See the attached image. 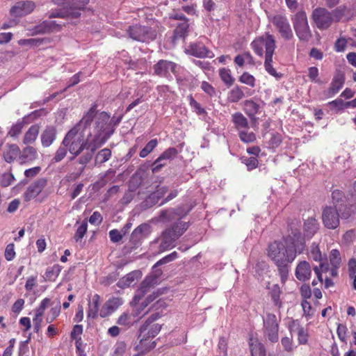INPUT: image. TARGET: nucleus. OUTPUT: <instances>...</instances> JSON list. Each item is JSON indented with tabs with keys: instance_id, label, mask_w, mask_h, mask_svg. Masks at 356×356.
Instances as JSON below:
<instances>
[{
	"instance_id": "f257e3e1",
	"label": "nucleus",
	"mask_w": 356,
	"mask_h": 356,
	"mask_svg": "<svg viewBox=\"0 0 356 356\" xmlns=\"http://www.w3.org/2000/svg\"><path fill=\"white\" fill-rule=\"evenodd\" d=\"M305 248V238L299 231L292 232L291 235L284 239V244L274 241L268 245V256L277 266L282 282L288 278L290 264L297 254L303 252Z\"/></svg>"
},
{
	"instance_id": "f03ea898",
	"label": "nucleus",
	"mask_w": 356,
	"mask_h": 356,
	"mask_svg": "<svg viewBox=\"0 0 356 356\" xmlns=\"http://www.w3.org/2000/svg\"><path fill=\"white\" fill-rule=\"evenodd\" d=\"M63 145L67 147L69 152L72 155L70 160H73L84 149L88 150L77 160V163L81 165L78 170L79 176L83 173L86 164L91 161L95 151L98 147L95 143L90 142L88 138H85L83 131L78 130L77 127H72L66 134L63 140Z\"/></svg>"
},
{
	"instance_id": "7ed1b4c3",
	"label": "nucleus",
	"mask_w": 356,
	"mask_h": 356,
	"mask_svg": "<svg viewBox=\"0 0 356 356\" xmlns=\"http://www.w3.org/2000/svg\"><path fill=\"white\" fill-rule=\"evenodd\" d=\"M58 2V0H55ZM89 0H65L63 11H55L50 14L49 19L45 20L42 23L44 32H50L60 29L62 26L65 24L60 20H54L52 18L72 19H77L81 15V11L83 10Z\"/></svg>"
},
{
	"instance_id": "20e7f679",
	"label": "nucleus",
	"mask_w": 356,
	"mask_h": 356,
	"mask_svg": "<svg viewBox=\"0 0 356 356\" xmlns=\"http://www.w3.org/2000/svg\"><path fill=\"white\" fill-rule=\"evenodd\" d=\"M251 47L254 53L259 56H263L265 49L264 68L266 71L277 79L282 76L281 73L277 72L273 67V56L275 49V40L274 36L270 33L255 38L251 43Z\"/></svg>"
},
{
	"instance_id": "39448f33",
	"label": "nucleus",
	"mask_w": 356,
	"mask_h": 356,
	"mask_svg": "<svg viewBox=\"0 0 356 356\" xmlns=\"http://www.w3.org/2000/svg\"><path fill=\"white\" fill-rule=\"evenodd\" d=\"M293 26L300 40L308 42L312 38V31L308 24L305 11L297 12L291 18Z\"/></svg>"
},
{
	"instance_id": "423d86ee",
	"label": "nucleus",
	"mask_w": 356,
	"mask_h": 356,
	"mask_svg": "<svg viewBox=\"0 0 356 356\" xmlns=\"http://www.w3.org/2000/svg\"><path fill=\"white\" fill-rule=\"evenodd\" d=\"M263 331L264 337L271 343H276L279 339L280 320L272 313L267 312L263 318Z\"/></svg>"
},
{
	"instance_id": "0eeeda50",
	"label": "nucleus",
	"mask_w": 356,
	"mask_h": 356,
	"mask_svg": "<svg viewBox=\"0 0 356 356\" xmlns=\"http://www.w3.org/2000/svg\"><path fill=\"white\" fill-rule=\"evenodd\" d=\"M120 122V119L116 121L113 118L111 119L110 115L106 112H102L96 117L95 129L97 134L100 136L104 134L106 139L109 138L114 132V127Z\"/></svg>"
},
{
	"instance_id": "6e6552de",
	"label": "nucleus",
	"mask_w": 356,
	"mask_h": 356,
	"mask_svg": "<svg viewBox=\"0 0 356 356\" xmlns=\"http://www.w3.org/2000/svg\"><path fill=\"white\" fill-rule=\"evenodd\" d=\"M129 36L134 40L142 42H149L154 40L156 37V32L152 28L135 25L129 26L127 30Z\"/></svg>"
},
{
	"instance_id": "1a4fd4ad",
	"label": "nucleus",
	"mask_w": 356,
	"mask_h": 356,
	"mask_svg": "<svg viewBox=\"0 0 356 356\" xmlns=\"http://www.w3.org/2000/svg\"><path fill=\"white\" fill-rule=\"evenodd\" d=\"M161 270H156L154 274L149 275L141 282L139 289L136 292L134 300L139 302L145 295L154 287L158 282L159 278L161 275Z\"/></svg>"
},
{
	"instance_id": "9d476101",
	"label": "nucleus",
	"mask_w": 356,
	"mask_h": 356,
	"mask_svg": "<svg viewBox=\"0 0 356 356\" xmlns=\"http://www.w3.org/2000/svg\"><path fill=\"white\" fill-rule=\"evenodd\" d=\"M181 236V231L171 234L170 230H164L154 243H159V252L161 253L175 247L176 241Z\"/></svg>"
},
{
	"instance_id": "9b49d317",
	"label": "nucleus",
	"mask_w": 356,
	"mask_h": 356,
	"mask_svg": "<svg viewBox=\"0 0 356 356\" xmlns=\"http://www.w3.org/2000/svg\"><path fill=\"white\" fill-rule=\"evenodd\" d=\"M340 208L334 207H325L322 212V220L324 226L330 229H336L339 225V214L338 211Z\"/></svg>"
},
{
	"instance_id": "f8f14e48",
	"label": "nucleus",
	"mask_w": 356,
	"mask_h": 356,
	"mask_svg": "<svg viewBox=\"0 0 356 356\" xmlns=\"http://www.w3.org/2000/svg\"><path fill=\"white\" fill-rule=\"evenodd\" d=\"M152 232V227L148 223H142L132 232L129 243L131 249L137 248L142 243L143 239L147 237Z\"/></svg>"
},
{
	"instance_id": "ddd939ff",
	"label": "nucleus",
	"mask_w": 356,
	"mask_h": 356,
	"mask_svg": "<svg viewBox=\"0 0 356 356\" xmlns=\"http://www.w3.org/2000/svg\"><path fill=\"white\" fill-rule=\"evenodd\" d=\"M312 19L319 29H327L333 22L332 13L323 8H316L313 11Z\"/></svg>"
},
{
	"instance_id": "4468645a",
	"label": "nucleus",
	"mask_w": 356,
	"mask_h": 356,
	"mask_svg": "<svg viewBox=\"0 0 356 356\" xmlns=\"http://www.w3.org/2000/svg\"><path fill=\"white\" fill-rule=\"evenodd\" d=\"M272 23L284 40H289L293 38V35L290 24L285 16L281 15L274 16Z\"/></svg>"
},
{
	"instance_id": "2eb2a0df",
	"label": "nucleus",
	"mask_w": 356,
	"mask_h": 356,
	"mask_svg": "<svg viewBox=\"0 0 356 356\" xmlns=\"http://www.w3.org/2000/svg\"><path fill=\"white\" fill-rule=\"evenodd\" d=\"M47 180L45 178H39L31 184L23 194L24 201L29 202L35 198L45 188Z\"/></svg>"
},
{
	"instance_id": "dca6fc26",
	"label": "nucleus",
	"mask_w": 356,
	"mask_h": 356,
	"mask_svg": "<svg viewBox=\"0 0 356 356\" xmlns=\"http://www.w3.org/2000/svg\"><path fill=\"white\" fill-rule=\"evenodd\" d=\"M177 154L178 151L175 147H169L165 149L152 163V172H159L163 166L167 165L168 161L175 158Z\"/></svg>"
},
{
	"instance_id": "f3484780",
	"label": "nucleus",
	"mask_w": 356,
	"mask_h": 356,
	"mask_svg": "<svg viewBox=\"0 0 356 356\" xmlns=\"http://www.w3.org/2000/svg\"><path fill=\"white\" fill-rule=\"evenodd\" d=\"M124 302L122 298L112 297L109 298L99 310V316L106 318L111 315Z\"/></svg>"
},
{
	"instance_id": "a211bd4d",
	"label": "nucleus",
	"mask_w": 356,
	"mask_h": 356,
	"mask_svg": "<svg viewBox=\"0 0 356 356\" xmlns=\"http://www.w3.org/2000/svg\"><path fill=\"white\" fill-rule=\"evenodd\" d=\"M186 52L191 56L197 57V58H205L209 57L211 58L213 55L212 52H211L203 43L201 42H194L190 44L188 47L186 49Z\"/></svg>"
},
{
	"instance_id": "6ab92c4d",
	"label": "nucleus",
	"mask_w": 356,
	"mask_h": 356,
	"mask_svg": "<svg viewBox=\"0 0 356 356\" xmlns=\"http://www.w3.org/2000/svg\"><path fill=\"white\" fill-rule=\"evenodd\" d=\"M176 67L177 65L172 61L160 60L154 65V70L156 74L167 77L171 72L175 73Z\"/></svg>"
},
{
	"instance_id": "aec40b11",
	"label": "nucleus",
	"mask_w": 356,
	"mask_h": 356,
	"mask_svg": "<svg viewBox=\"0 0 356 356\" xmlns=\"http://www.w3.org/2000/svg\"><path fill=\"white\" fill-rule=\"evenodd\" d=\"M38 158L37 149L32 146H26L20 149L19 163L21 165H31Z\"/></svg>"
},
{
	"instance_id": "412c9836",
	"label": "nucleus",
	"mask_w": 356,
	"mask_h": 356,
	"mask_svg": "<svg viewBox=\"0 0 356 356\" xmlns=\"http://www.w3.org/2000/svg\"><path fill=\"white\" fill-rule=\"evenodd\" d=\"M35 8V3L31 1L17 2L10 10V13L16 16H23L31 13Z\"/></svg>"
},
{
	"instance_id": "4be33fe9",
	"label": "nucleus",
	"mask_w": 356,
	"mask_h": 356,
	"mask_svg": "<svg viewBox=\"0 0 356 356\" xmlns=\"http://www.w3.org/2000/svg\"><path fill=\"white\" fill-rule=\"evenodd\" d=\"M295 275L300 281L305 282L308 280L312 275L309 264L306 261H300L296 266Z\"/></svg>"
},
{
	"instance_id": "5701e85b",
	"label": "nucleus",
	"mask_w": 356,
	"mask_h": 356,
	"mask_svg": "<svg viewBox=\"0 0 356 356\" xmlns=\"http://www.w3.org/2000/svg\"><path fill=\"white\" fill-rule=\"evenodd\" d=\"M243 108L247 115L252 120H256V115L261 109L260 104L253 99H247L243 102Z\"/></svg>"
},
{
	"instance_id": "b1692460",
	"label": "nucleus",
	"mask_w": 356,
	"mask_h": 356,
	"mask_svg": "<svg viewBox=\"0 0 356 356\" xmlns=\"http://www.w3.org/2000/svg\"><path fill=\"white\" fill-rule=\"evenodd\" d=\"M97 115V106L93 105L87 112V113L81 118L79 123H77L74 127H77L78 130H84L90 125L92 121Z\"/></svg>"
},
{
	"instance_id": "393cba45",
	"label": "nucleus",
	"mask_w": 356,
	"mask_h": 356,
	"mask_svg": "<svg viewBox=\"0 0 356 356\" xmlns=\"http://www.w3.org/2000/svg\"><path fill=\"white\" fill-rule=\"evenodd\" d=\"M88 306L87 318H96L99 315L100 296L98 294H95L88 301Z\"/></svg>"
},
{
	"instance_id": "a878e982",
	"label": "nucleus",
	"mask_w": 356,
	"mask_h": 356,
	"mask_svg": "<svg viewBox=\"0 0 356 356\" xmlns=\"http://www.w3.org/2000/svg\"><path fill=\"white\" fill-rule=\"evenodd\" d=\"M20 149L16 144L7 145L3 150V157L7 163L13 162L17 158L19 160Z\"/></svg>"
},
{
	"instance_id": "bb28decb",
	"label": "nucleus",
	"mask_w": 356,
	"mask_h": 356,
	"mask_svg": "<svg viewBox=\"0 0 356 356\" xmlns=\"http://www.w3.org/2000/svg\"><path fill=\"white\" fill-rule=\"evenodd\" d=\"M319 228V224L314 217H309L304 223V232L306 237L311 238Z\"/></svg>"
},
{
	"instance_id": "cd10ccee",
	"label": "nucleus",
	"mask_w": 356,
	"mask_h": 356,
	"mask_svg": "<svg viewBox=\"0 0 356 356\" xmlns=\"http://www.w3.org/2000/svg\"><path fill=\"white\" fill-rule=\"evenodd\" d=\"M168 191V188L166 186H161L158 188L156 191L151 193L147 198L143 202L145 207H152L156 204L159 200L163 197V195L166 193Z\"/></svg>"
},
{
	"instance_id": "c85d7f7f",
	"label": "nucleus",
	"mask_w": 356,
	"mask_h": 356,
	"mask_svg": "<svg viewBox=\"0 0 356 356\" xmlns=\"http://www.w3.org/2000/svg\"><path fill=\"white\" fill-rule=\"evenodd\" d=\"M56 138V130L54 127H47L41 135V142L44 147H49Z\"/></svg>"
},
{
	"instance_id": "c756f323",
	"label": "nucleus",
	"mask_w": 356,
	"mask_h": 356,
	"mask_svg": "<svg viewBox=\"0 0 356 356\" xmlns=\"http://www.w3.org/2000/svg\"><path fill=\"white\" fill-rule=\"evenodd\" d=\"M140 272L138 270L132 271L125 276L122 277L117 283L120 288H126L134 284L135 280L140 276Z\"/></svg>"
},
{
	"instance_id": "7c9ffc66",
	"label": "nucleus",
	"mask_w": 356,
	"mask_h": 356,
	"mask_svg": "<svg viewBox=\"0 0 356 356\" xmlns=\"http://www.w3.org/2000/svg\"><path fill=\"white\" fill-rule=\"evenodd\" d=\"M232 122L238 131L249 127L248 119L240 112L232 115Z\"/></svg>"
},
{
	"instance_id": "2f4dec72",
	"label": "nucleus",
	"mask_w": 356,
	"mask_h": 356,
	"mask_svg": "<svg viewBox=\"0 0 356 356\" xmlns=\"http://www.w3.org/2000/svg\"><path fill=\"white\" fill-rule=\"evenodd\" d=\"M344 83V77L342 74L336 75L327 90V96L332 97L337 94L343 87Z\"/></svg>"
},
{
	"instance_id": "473e14b6",
	"label": "nucleus",
	"mask_w": 356,
	"mask_h": 356,
	"mask_svg": "<svg viewBox=\"0 0 356 356\" xmlns=\"http://www.w3.org/2000/svg\"><path fill=\"white\" fill-rule=\"evenodd\" d=\"M245 97L243 88L236 86L231 89L227 95V99L231 103H236Z\"/></svg>"
},
{
	"instance_id": "72a5a7b5",
	"label": "nucleus",
	"mask_w": 356,
	"mask_h": 356,
	"mask_svg": "<svg viewBox=\"0 0 356 356\" xmlns=\"http://www.w3.org/2000/svg\"><path fill=\"white\" fill-rule=\"evenodd\" d=\"M39 134V127L36 124L32 125L25 133L23 143L25 145L34 143Z\"/></svg>"
},
{
	"instance_id": "f704fd0d",
	"label": "nucleus",
	"mask_w": 356,
	"mask_h": 356,
	"mask_svg": "<svg viewBox=\"0 0 356 356\" xmlns=\"http://www.w3.org/2000/svg\"><path fill=\"white\" fill-rule=\"evenodd\" d=\"M240 140L244 143H252L256 141L257 137L255 134L250 130V127L238 131Z\"/></svg>"
},
{
	"instance_id": "c9c22d12",
	"label": "nucleus",
	"mask_w": 356,
	"mask_h": 356,
	"mask_svg": "<svg viewBox=\"0 0 356 356\" xmlns=\"http://www.w3.org/2000/svg\"><path fill=\"white\" fill-rule=\"evenodd\" d=\"M111 150L108 148H104L99 151L95 157V165H99L108 161L111 157Z\"/></svg>"
},
{
	"instance_id": "e433bc0d",
	"label": "nucleus",
	"mask_w": 356,
	"mask_h": 356,
	"mask_svg": "<svg viewBox=\"0 0 356 356\" xmlns=\"http://www.w3.org/2000/svg\"><path fill=\"white\" fill-rule=\"evenodd\" d=\"M61 271V267L58 264H55L51 267L47 268L44 273L45 280L54 282Z\"/></svg>"
},
{
	"instance_id": "4c0bfd02",
	"label": "nucleus",
	"mask_w": 356,
	"mask_h": 356,
	"mask_svg": "<svg viewBox=\"0 0 356 356\" xmlns=\"http://www.w3.org/2000/svg\"><path fill=\"white\" fill-rule=\"evenodd\" d=\"M178 214L175 211V209H170L168 210L162 211L159 216L158 221L163 222H170L177 219Z\"/></svg>"
},
{
	"instance_id": "58836bf2",
	"label": "nucleus",
	"mask_w": 356,
	"mask_h": 356,
	"mask_svg": "<svg viewBox=\"0 0 356 356\" xmlns=\"http://www.w3.org/2000/svg\"><path fill=\"white\" fill-rule=\"evenodd\" d=\"M188 228V223L186 222L182 221L180 218H177V221L173 223L170 227L165 229V230H170L171 234L174 233H177V232L181 231V235L187 230Z\"/></svg>"
},
{
	"instance_id": "ea45409f",
	"label": "nucleus",
	"mask_w": 356,
	"mask_h": 356,
	"mask_svg": "<svg viewBox=\"0 0 356 356\" xmlns=\"http://www.w3.org/2000/svg\"><path fill=\"white\" fill-rule=\"evenodd\" d=\"M188 19L179 24L174 31L175 38L176 39L185 38L188 35Z\"/></svg>"
},
{
	"instance_id": "a19ab883",
	"label": "nucleus",
	"mask_w": 356,
	"mask_h": 356,
	"mask_svg": "<svg viewBox=\"0 0 356 356\" xmlns=\"http://www.w3.org/2000/svg\"><path fill=\"white\" fill-rule=\"evenodd\" d=\"M252 356H266L264 346L256 341L250 344Z\"/></svg>"
},
{
	"instance_id": "79ce46f5",
	"label": "nucleus",
	"mask_w": 356,
	"mask_h": 356,
	"mask_svg": "<svg viewBox=\"0 0 356 356\" xmlns=\"http://www.w3.org/2000/svg\"><path fill=\"white\" fill-rule=\"evenodd\" d=\"M157 139H152L147 143L144 148L141 149L139 153V156L141 158L146 157L149 153H151L154 149L157 146Z\"/></svg>"
},
{
	"instance_id": "37998d69",
	"label": "nucleus",
	"mask_w": 356,
	"mask_h": 356,
	"mask_svg": "<svg viewBox=\"0 0 356 356\" xmlns=\"http://www.w3.org/2000/svg\"><path fill=\"white\" fill-rule=\"evenodd\" d=\"M219 75L221 80L227 86H230L234 83V79L231 75L229 69L222 68L219 70Z\"/></svg>"
},
{
	"instance_id": "c03bdc74",
	"label": "nucleus",
	"mask_w": 356,
	"mask_h": 356,
	"mask_svg": "<svg viewBox=\"0 0 356 356\" xmlns=\"http://www.w3.org/2000/svg\"><path fill=\"white\" fill-rule=\"evenodd\" d=\"M309 257L316 261H321L322 260V254L317 243H313L310 246Z\"/></svg>"
},
{
	"instance_id": "a18cd8bd",
	"label": "nucleus",
	"mask_w": 356,
	"mask_h": 356,
	"mask_svg": "<svg viewBox=\"0 0 356 356\" xmlns=\"http://www.w3.org/2000/svg\"><path fill=\"white\" fill-rule=\"evenodd\" d=\"M68 149L66 146L63 145V141L61 142L60 145L57 149L55 152L54 156L53 158V161L55 163H58L61 161L67 155Z\"/></svg>"
},
{
	"instance_id": "49530a36",
	"label": "nucleus",
	"mask_w": 356,
	"mask_h": 356,
	"mask_svg": "<svg viewBox=\"0 0 356 356\" xmlns=\"http://www.w3.org/2000/svg\"><path fill=\"white\" fill-rule=\"evenodd\" d=\"M330 262L332 266L339 268L341 262V255L339 252L336 250H332L330 254Z\"/></svg>"
},
{
	"instance_id": "de8ad7c7",
	"label": "nucleus",
	"mask_w": 356,
	"mask_h": 356,
	"mask_svg": "<svg viewBox=\"0 0 356 356\" xmlns=\"http://www.w3.org/2000/svg\"><path fill=\"white\" fill-rule=\"evenodd\" d=\"M15 180L12 172H5L0 177V184L3 187L11 185Z\"/></svg>"
},
{
	"instance_id": "09e8293b",
	"label": "nucleus",
	"mask_w": 356,
	"mask_h": 356,
	"mask_svg": "<svg viewBox=\"0 0 356 356\" xmlns=\"http://www.w3.org/2000/svg\"><path fill=\"white\" fill-rule=\"evenodd\" d=\"M239 81L250 87L255 86V78L248 72H243L239 78Z\"/></svg>"
},
{
	"instance_id": "8fccbe9b",
	"label": "nucleus",
	"mask_w": 356,
	"mask_h": 356,
	"mask_svg": "<svg viewBox=\"0 0 356 356\" xmlns=\"http://www.w3.org/2000/svg\"><path fill=\"white\" fill-rule=\"evenodd\" d=\"M131 315L127 312L122 313L118 318L117 323L124 326H131L132 325Z\"/></svg>"
},
{
	"instance_id": "3c124183",
	"label": "nucleus",
	"mask_w": 356,
	"mask_h": 356,
	"mask_svg": "<svg viewBox=\"0 0 356 356\" xmlns=\"http://www.w3.org/2000/svg\"><path fill=\"white\" fill-rule=\"evenodd\" d=\"M178 257V254L177 252H172V253L166 255L165 257H163L161 259L158 261L154 266H153L154 268H156L159 266H161L163 264H165L167 263H169L170 261H172L175 260Z\"/></svg>"
},
{
	"instance_id": "603ef678",
	"label": "nucleus",
	"mask_w": 356,
	"mask_h": 356,
	"mask_svg": "<svg viewBox=\"0 0 356 356\" xmlns=\"http://www.w3.org/2000/svg\"><path fill=\"white\" fill-rule=\"evenodd\" d=\"M242 162L247 166L248 170L256 168L258 165V160L255 156L252 157H242Z\"/></svg>"
},
{
	"instance_id": "864d4df0",
	"label": "nucleus",
	"mask_w": 356,
	"mask_h": 356,
	"mask_svg": "<svg viewBox=\"0 0 356 356\" xmlns=\"http://www.w3.org/2000/svg\"><path fill=\"white\" fill-rule=\"evenodd\" d=\"M127 345L124 341H118L114 346L113 356H123L126 351Z\"/></svg>"
},
{
	"instance_id": "5fc2aeb1",
	"label": "nucleus",
	"mask_w": 356,
	"mask_h": 356,
	"mask_svg": "<svg viewBox=\"0 0 356 356\" xmlns=\"http://www.w3.org/2000/svg\"><path fill=\"white\" fill-rule=\"evenodd\" d=\"M23 127V122H17L11 127L8 133V135L10 137H17L22 133Z\"/></svg>"
},
{
	"instance_id": "6e6d98bb",
	"label": "nucleus",
	"mask_w": 356,
	"mask_h": 356,
	"mask_svg": "<svg viewBox=\"0 0 356 356\" xmlns=\"http://www.w3.org/2000/svg\"><path fill=\"white\" fill-rule=\"evenodd\" d=\"M88 225L86 222H83L77 228L74 234V239L78 241L81 240L87 232Z\"/></svg>"
},
{
	"instance_id": "4d7b16f0",
	"label": "nucleus",
	"mask_w": 356,
	"mask_h": 356,
	"mask_svg": "<svg viewBox=\"0 0 356 356\" xmlns=\"http://www.w3.org/2000/svg\"><path fill=\"white\" fill-rule=\"evenodd\" d=\"M165 291L164 289H157L156 291H154L152 294L147 296L145 301L142 302V305L145 307H147L150 302H152L153 300H154L159 296L162 294L163 291Z\"/></svg>"
},
{
	"instance_id": "13d9d810",
	"label": "nucleus",
	"mask_w": 356,
	"mask_h": 356,
	"mask_svg": "<svg viewBox=\"0 0 356 356\" xmlns=\"http://www.w3.org/2000/svg\"><path fill=\"white\" fill-rule=\"evenodd\" d=\"M5 258L7 261H12L15 257V245L13 243L8 244L5 250Z\"/></svg>"
},
{
	"instance_id": "bf43d9fd",
	"label": "nucleus",
	"mask_w": 356,
	"mask_h": 356,
	"mask_svg": "<svg viewBox=\"0 0 356 356\" xmlns=\"http://www.w3.org/2000/svg\"><path fill=\"white\" fill-rule=\"evenodd\" d=\"M314 270L317 275V277L320 282H322V273L327 272L329 270V266L327 264L321 263L319 267H314Z\"/></svg>"
},
{
	"instance_id": "052dcab7",
	"label": "nucleus",
	"mask_w": 356,
	"mask_h": 356,
	"mask_svg": "<svg viewBox=\"0 0 356 356\" xmlns=\"http://www.w3.org/2000/svg\"><path fill=\"white\" fill-rule=\"evenodd\" d=\"M41 171V167L35 166L25 170L24 176L28 179H32L35 177Z\"/></svg>"
},
{
	"instance_id": "680f3d73",
	"label": "nucleus",
	"mask_w": 356,
	"mask_h": 356,
	"mask_svg": "<svg viewBox=\"0 0 356 356\" xmlns=\"http://www.w3.org/2000/svg\"><path fill=\"white\" fill-rule=\"evenodd\" d=\"M332 201H333L334 204H335V205H337V208H339L338 204L340 202H343L344 195H343V193L341 191L335 190L332 193Z\"/></svg>"
},
{
	"instance_id": "e2e57ef3",
	"label": "nucleus",
	"mask_w": 356,
	"mask_h": 356,
	"mask_svg": "<svg viewBox=\"0 0 356 356\" xmlns=\"http://www.w3.org/2000/svg\"><path fill=\"white\" fill-rule=\"evenodd\" d=\"M190 106L198 115L204 114L206 113L204 108H202L200 104L197 102L192 96L190 97Z\"/></svg>"
},
{
	"instance_id": "0e129e2a",
	"label": "nucleus",
	"mask_w": 356,
	"mask_h": 356,
	"mask_svg": "<svg viewBox=\"0 0 356 356\" xmlns=\"http://www.w3.org/2000/svg\"><path fill=\"white\" fill-rule=\"evenodd\" d=\"M298 339L300 344H305L307 342V332L302 327H298Z\"/></svg>"
},
{
	"instance_id": "69168bd1",
	"label": "nucleus",
	"mask_w": 356,
	"mask_h": 356,
	"mask_svg": "<svg viewBox=\"0 0 356 356\" xmlns=\"http://www.w3.org/2000/svg\"><path fill=\"white\" fill-rule=\"evenodd\" d=\"M123 235L124 234L118 229H112L109 232V237L113 243H118L120 241L123 237Z\"/></svg>"
},
{
	"instance_id": "338daca9",
	"label": "nucleus",
	"mask_w": 356,
	"mask_h": 356,
	"mask_svg": "<svg viewBox=\"0 0 356 356\" xmlns=\"http://www.w3.org/2000/svg\"><path fill=\"white\" fill-rule=\"evenodd\" d=\"M282 345L287 352L293 350V339L291 337H284L281 339Z\"/></svg>"
},
{
	"instance_id": "774afa93",
	"label": "nucleus",
	"mask_w": 356,
	"mask_h": 356,
	"mask_svg": "<svg viewBox=\"0 0 356 356\" xmlns=\"http://www.w3.org/2000/svg\"><path fill=\"white\" fill-rule=\"evenodd\" d=\"M282 142V136L277 133L272 134L271 138L269 140L270 145L273 147H277Z\"/></svg>"
}]
</instances>
